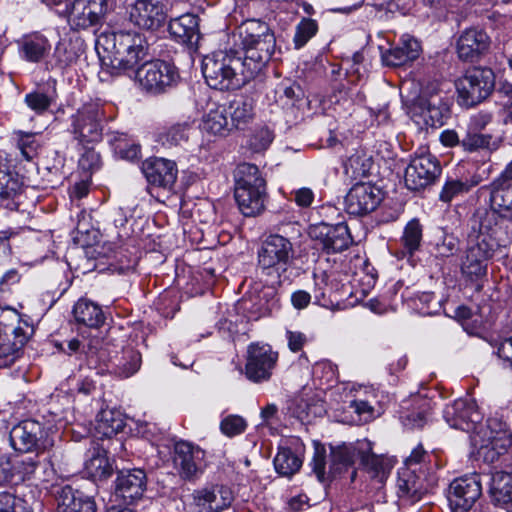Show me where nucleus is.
<instances>
[{"mask_svg": "<svg viewBox=\"0 0 512 512\" xmlns=\"http://www.w3.org/2000/svg\"><path fill=\"white\" fill-rule=\"evenodd\" d=\"M239 51L244 66L256 78L271 60L276 38L269 25L259 19L243 21L229 37L228 44Z\"/></svg>", "mask_w": 512, "mask_h": 512, "instance_id": "1", "label": "nucleus"}, {"mask_svg": "<svg viewBox=\"0 0 512 512\" xmlns=\"http://www.w3.org/2000/svg\"><path fill=\"white\" fill-rule=\"evenodd\" d=\"M511 242V236L504 230L484 231L483 224L468 235L465 256L461 262V273L469 281H478L487 275L488 263L495 252L506 247Z\"/></svg>", "mask_w": 512, "mask_h": 512, "instance_id": "2", "label": "nucleus"}, {"mask_svg": "<svg viewBox=\"0 0 512 512\" xmlns=\"http://www.w3.org/2000/svg\"><path fill=\"white\" fill-rule=\"evenodd\" d=\"M237 49L229 47L207 55L202 61V73L206 83L213 89H237L255 79L238 55Z\"/></svg>", "mask_w": 512, "mask_h": 512, "instance_id": "3", "label": "nucleus"}, {"mask_svg": "<svg viewBox=\"0 0 512 512\" xmlns=\"http://www.w3.org/2000/svg\"><path fill=\"white\" fill-rule=\"evenodd\" d=\"M234 197L243 215L255 216L264 209L265 180L256 165L243 163L237 167Z\"/></svg>", "mask_w": 512, "mask_h": 512, "instance_id": "4", "label": "nucleus"}, {"mask_svg": "<svg viewBox=\"0 0 512 512\" xmlns=\"http://www.w3.org/2000/svg\"><path fill=\"white\" fill-rule=\"evenodd\" d=\"M472 445L477 448L478 457L493 464L512 449V435L505 422L489 418L478 433L471 436Z\"/></svg>", "mask_w": 512, "mask_h": 512, "instance_id": "5", "label": "nucleus"}, {"mask_svg": "<svg viewBox=\"0 0 512 512\" xmlns=\"http://www.w3.org/2000/svg\"><path fill=\"white\" fill-rule=\"evenodd\" d=\"M146 37L136 31H120L113 36V56L110 58L112 74L132 71L148 55Z\"/></svg>", "mask_w": 512, "mask_h": 512, "instance_id": "6", "label": "nucleus"}, {"mask_svg": "<svg viewBox=\"0 0 512 512\" xmlns=\"http://www.w3.org/2000/svg\"><path fill=\"white\" fill-rule=\"evenodd\" d=\"M293 253L289 239L278 234L268 236L258 250V271L279 284Z\"/></svg>", "mask_w": 512, "mask_h": 512, "instance_id": "7", "label": "nucleus"}, {"mask_svg": "<svg viewBox=\"0 0 512 512\" xmlns=\"http://www.w3.org/2000/svg\"><path fill=\"white\" fill-rule=\"evenodd\" d=\"M140 88L151 95H159L175 88L180 80L178 68L170 62L151 60L143 63L136 71Z\"/></svg>", "mask_w": 512, "mask_h": 512, "instance_id": "8", "label": "nucleus"}, {"mask_svg": "<svg viewBox=\"0 0 512 512\" xmlns=\"http://www.w3.org/2000/svg\"><path fill=\"white\" fill-rule=\"evenodd\" d=\"M494 85L495 76L491 69H468L456 82L458 102L465 107L475 106L491 94Z\"/></svg>", "mask_w": 512, "mask_h": 512, "instance_id": "9", "label": "nucleus"}, {"mask_svg": "<svg viewBox=\"0 0 512 512\" xmlns=\"http://www.w3.org/2000/svg\"><path fill=\"white\" fill-rule=\"evenodd\" d=\"M326 451L322 446L315 448L311 461L314 474L320 482H326L332 477L346 471L359 459L358 449L355 444H343L331 449L329 471L326 472Z\"/></svg>", "mask_w": 512, "mask_h": 512, "instance_id": "10", "label": "nucleus"}, {"mask_svg": "<svg viewBox=\"0 0 512 512\" xmlns=\"http://www.w3.org/2000/svg\"><path fill=\"white\" fill-rule=\"evenodd\" d=\"M484 231L497 228L511 236L508 222H512V185L490 188V209L479 217Z\"/></svg>", "mask_w": 512, "mask_h": 512, "instance_id": "11", "label": "nucleus"}, {"mask_svg": "<svg viewBox=\"0 0 512 512\" xmlns=\"http://www.w3.org/2000/svg\"><path fill=\"white\" fill-rule=\"evenodd\" d=\"M104 112L97 103L84 104L72 116V133L81 144L101 141L103 135Z\"/></svg>", "mask_w": 512, "mask_h": 512, "instance_id": "12", "label": "nucleus"}, {"mask_svg": "<svg viewBox=\"0 0 512 512\" xmlns=\"http://www.w3.org/2000/svg\"><path fill=\"white\" fill-rule=\"evenodd\" d=\"M482 495V484L478 474L454 479L448 492L452 512H478V501Z\"/></svg>", "mask_w": 512, "mask_h": 512, "instance_id": "13", "label": "nucleus"}, {"mask_svg": "<svg viewBox=\"0 0 512 512\" xmlns=\"http://www.w3.org/2000/svg\"><path fill=\"white\" fill-rule=\"evenodd\" d=\"M443 416L450 427L465 431L470 437L478 433L481 426H485L476 402L469 398H460L446 405Z\"/></svg>", "mask_w": 512, "mask_h": 512, "instance_id": "14", "label": "nucleus"}, {"mask_svg": "<svg viewBox=\"0 0 512 512\" xmlns=\"http://www.w3.org/2000/svg\"><path fill=\"white\" fill-rule=\"evenodd\" d=\"M278 353L268 344H251L247 350L245 376L253 383L270 380L277 365Z\"/></svg>", "mask_w": 512, "mask_h": 512, "instance_id": "15", "label": "nucleus"}, {"mask_svg": "<svg viewBox=\"0 0 512 512\" xmlns=\"http://www.w3.org/2000/svg\"><path fill=\"white\" fill-rule=\"evenodd\" d=\"M412 118L421 127H440L448 114V105L437 93L423 92L413 103Z\"/></svg>", "mask_w": 512, "mask_h": 512, "instance_id": "16", "label": "nucleus"}, {"mask_svg": "<svg viewBox=\"0 0 512 512\" xmlns=\"http://www.w3.org/2000/svg\"><path fill=\"white\" fill-rule=\"evenodd\" d=\"M441 174L437 158L430 154L414 157L405 169L404 181L409 190L419 191L433 184Z\"/></svg>", "mask_w": 512, "mask_h": 512, "instance_id": "17", "label": "nucleus"}, {"mask_svg": "<svg viewBox=\"0 0 512 512\" xmlns=\"http://www.w3.org/2000/svg\"><path fill=\"white\" fill-rule=\"evenodd\" d=\"M104 0H71L57 13L67 17L75 29H86L98 24L104 15Z\"/></svg>", "mask_w": 512, "mask_h": 512, "instance_id": "18", "label": "nucleus"}, {"mask_svg": "<svg viewBox=\"0 0 512 512\" xmlns=\"http://www.w3.org/2000/svg\"><path fill=\"white\" fill-rule=\"evenodd\" d=\"M382 201L381 190L370 183H357L345 198L346 211L355 216L374 211Z\"/></svg>", "mask_w": 512, "mask_h": 512, "instance_id": "19", "label": "nucleus"}, {"mask_svg": "<svg viewBox=\"0 0 512 512\" xmlns=\"http://www.w3.org/2000/svg\"><path fill=\"white\" fill-rule=\"evenodd\" d=\"M309 235L319 241L322 249L327 253L341 252L349 247L352 238L346 224L329 225L320 223L310 227Z\"/></svg>", "mask_w": 512, "mask_h": 512, "instance_id": "20", "label": "nucleus"}, {"mask_svg": "<svg viewBox=\"0 0 512 512\" xmlns=\"http://www.w3.org/2000/svg\"><path fill=\"white\" fill-rule=\"evenodd\" d=\"M192 499L198 512H220L232 504L234 495L227 486L209 485L194 490Z\"/></svg>", "mask_w": 512, "mask_h": 512, "instance_id": "21", "label": "nucleus"}, {"mask_svg": "<svg viewBox=\"0 0 512 512\" xmlns=\"http://www.w3.org/2000/svg\"><path fill=\"white\" fill-rule=\"evenodd\" d=\"M130 21L141 29L157 30L166 21L164 6L159 1L136 0L130 10Z\"/></svg>", "mask_w": 512, "mask_h": 512, "instance_id": "22", "label": "nucleus"}, {"mask_svg": "<svg viewBox=\"0 0 512 512\" xmlns=\"http://www.w3.org/2000/svg\"><path fill=\"white\" fill-rule=\"evenodd\" d=\"M142 171L149 184L171 191L177 179L176 163L158 157H151L142 163Z\"/></svg>", "mask_w": 512, "mask_h": 512, "instance_id": "23", "label": "nucleus"}, {"mask_svg": "<svg viewBox=\"0 0 512 512\" xmlns=\"http://www.w3.org/2000/svg\"><path fill=\"white\" fill-rule=\"evenodd\" d=\"M204 451L191 443L180 441L174 447V465L179 475L186 480L195 478L201 472Z\"/></svg>", "mask_w": 512, "mask_h": 512, "instance_id": "24", "label": "nucleus"}, {"mask_svg": "<svg viewBox=\"0 0 512 512\" xmlns=\"http://www.w3.org/2000/svg\"><path fill=\"white\" fill-rule=\"evenodd\" d=\"M490 46L487 33L478 28L464 30L457 40L458 57L464 61H475L486 53Z\"/></svg>", "mask_w": 512, "mask_h": 512, "instance_id": "25", "label": "nucleus"}, {"mask_svg": "<svg viewBox=\"0 0 512 512\" xmlns=\"http://www.w3.org/2000/svg\"><path fill=\"white\" fill-rule=\"evenodd\" d=\"M146 474L141 469L121 471L116 478L115 493L126 504L141 499L146 491Z\"/></svg>", "mask_w": 512, "mask_h": 512, "instance_id": "26", "label": "nucleus"}, {"mask_svg": "<svg viewBox=\"0 0 512 512\" xmlns=\"http://www.w3.org/2000/svg\"><path fill=\"white\" fill-rule=\"evenodd\" d=\"M113 471L107 450L94 440L85 454L83 473L87 478L97 482L110 478Z\"/></svg>", "mask_w": 512, "mask_h": 512, "instance_id": "27", "label": "nucleus"}, {"mask_svg": "<svg viewBox=\"0 0 512 512\" xmlns=\"http://www.w3.org/2000/svg\"><path fill=\"white\" fill-rule=\"evenodd\" d=\"M356 448L358 449L359 460L364 470L371 478L376 479L379 483H383L392 469L391 460L382 455L374 454L372 452V443L367 439L358 440Z\"/></svg>", "mask_w": 512, "mask_h": 512, "instance_id": "28", "label": "nucleus"}, {"mask_svg": "<svg viewBox=\"0 0 512 512\" xmlns=\"http://www.w3.org/2000/svg\"><path fill=\"white\" fill-rule=\"evenodd\" d=\"M168 31L175 41L190 47H196L201 38L199 18L192 13L170 19Z\"/></svg>", "mask_w": 512, "mask_h": 512, "instance_id": "29", "label": "nucleus"}, {"mask_svg": "<svg viewBox=\"0 0 512 512\" xmlns=\"http://www.w3.org/2000/svg\"><path fill=\"white\" fill-rule=\"evenodd\" d=\"M58 512H97L94 499L70 485L57 492Z\"/></svg>", "mask_w": 512, "mask_h": 512, "instance_id": "30", "label": "nucleus"}, {"mask_svg": "<svg viewBox=\"0 0 512 512\" xmlns=\"http://www.w3.org/2000/svg\"><path fill=\"white\" fill-rule=\"evenodd\" d=\"M420 51L419 42L409 35H404L397 46L382 54V60L387 66H403L416 60Z\"/></svg>", "mask_w": 512, "mask_h": 512, "instance_id": "31", "label": "nucleus"}, {"mask_svg": "<svg viewBox=\"0 0 512 512\" xmlns=\"http://www.w3.org/2000/svg\"><path fill=\"white\" fill-rule=\"evenodd\" d=\"M123 427L124 420L121 414L106 409L98 413L91 434L95 440L110 439L121 431Z\"/></svg>", "mask_w": 512, "mask_h": 512, "instance_id": "32", "label": "nucleus"}, {"mask_svg": "<svg viewBox=\"0 0 512 512\" xmlns=\"http://www.w3.org/2000/svg\"><path fill=\"white\" fill-rule=\"evenodd\" d=\"M275 283L271 280L270 286L263 287L257 295L251 296L250 300H244L245 309L257 317L270 314L278 304L277 292L274 287Z\"/></svg>", "mask_w": 512, "mask_h": 512, "instance_id": "33", "label": "nucleus"}, {"mask_svg": "<svg viewBox=\"0 0 512 512\" xmlns=\"http://www.w3.org/2000/svg\"><path fill=\"white\" fill-rule=\"evenodd\" d=\"M200 129L203 134L209 136H226L229 131L226 109L223 106H217L207 111L203 115Z\"/></svg>", "mask_w": 512, "mask_h": 512, "instance_id": "34", "label": "nucleus"}, {"mask_svg": "<svg viewBox=\"0 0 512 512\" xmlns=\"http://www.w3.org/2000/svg\"><path fill=\"white\" fill-rule=\"evenodd\" d=\"M73 315L77 323L90 328H98L105 320L101 307L86 298H81L76 302Z\"/></svg>", "mask_w": 512, "mask_h": 512, "instance_id": "35", "label": "nucleus"}, {"mask_svg": "<svg viewBox=\"0 0 512 512\" xmlns=\"http://www.w3.org/2000/svg\"><path fill=\"white\" fill-rule=\"evenodd\" d=\"M13 342L0 336V367L12 364L19 356L21 350L28 341V336L21 326L13 330Z\"/></svg>", "mask_w": 512, "mask_h": 512, "instance_id": "36", "label": "nucleus"}, {"mask_svg": "<svg viewBox=\"0 0 512 512\" xmlns=\"http://www.w3.org/2000/svg\"><path fill=\"white\" fill-rule=\"evenodd\" d=\"M489 495L495 505H511L512 475L502 471L495 472L491 478Z\"/></svg>", "mask_w": 512, "mask_h": 512, "instance_id": "37", "label": "nucleus"}, {"mask_svg": "<svg viewBox=\"0 0 512 512\" xmlns=\"http://www.w3.org/2000/svg\"><path fill=\"white\" fill-rule=\"evenodd\" d=\"M229 114L234 127H245L254 118L253 99L247 96L234 99L229 105Z\"/></svg>", "mask_w": 512, "mask_h": 512, "instance_id": "38", "label": "nucleus"}, {"mask_svg": "<svg viewBox=\"0 0 512 512\" xmlns=\"http://www.w3.org/2000/svg\"><path fill=\"white\" fill-rule=\"evenodd\" d=\"M276 471L282 476L295 474L302 466V459L289 448H280L274 458Z\"/></svg>", "mask_w": 512, "mask_h": 512, "instance_id": "39", "label": "nucleus"}, {"mask_svg": "<svg viewBox=\"0 0 512 512\" xmlns=\"http://www.w3.org/2000/svg\"><path fill=\"white\" fill-rule=\"evenodd\" d=\"M141 362V354L132 348H127L117 359L116 373L123 378H128L139 370Z\"/></svg>", "mask_w": 512, "mask_h": 512, "instance_id": "40", "label": "nucleus"}, {"mask_svg": "<svg viewBox=\"0 0 512 512\" xmlns=\"http://www.w3.org/2000/svg\"><path fill=\"white\" fill-rule=\"evenodd\" d=\"M28 426L29 422L25 421L14 426L10 432V442L16 451L27 453L32 450V433Z\"/></svg>", "mask_w": 512, "mask_h": 512, "instance_id": "41", "label": "nucleus"}, {"mask_svg": "<svg viewBox=\"0 0 512 512\" xmlns=\"http://www.w3.org/2000/svg\"><path fill=\"white\" fill-rule=\"evenodd\" d=\"M397 487L401 497H408L413 501L420 499V486L415 475H413L409 470H404L400 474L397 481Z\"/></svg>", "mask_w": 512, "mask_h": 512, "instance_id": "42", "label": "nucleus"}, {"mask_svg": "<svg viewBox=\"0 0 512 512\" xmlns=\"http://www.w3.org/2000/svg\"><path fill=\"white\" fill-rule=\"evenodd\" d=\"M401 240L410 254L419 248L422 240V226L418 220L413 219L407 223Z\"/></svg>", "mask_w": 512, "mask_h": 512, "instance_id": "43", "label": "nucleus"}, {"mask_svg": "<svg viewBox=\"0 0 512 512\" xmlns=\"http://www.w3.org/2000/svg\"><path fill=\"white\" fill-rule=\"evenodd\" d=\"M55 81L49 80L43 86H38L34 91V111H45L55 99Z\"/></svg>", "mask_w": 512, "mask_h": 512, "instance_id": "44", "label": "nucleus"}, {"mask_svg": "<svg viewBox=\"0 0 512 512\" xmlns=\"http://www.w3.org/2000/svg\"><path fill=\"white\" fill-rule=\"evenodd\" d=\"M318 31L316 20L303 18L296 26L293 38L296 48L303 47Z\"/></svg>", "mask_w": 512, "mask_h": 512, "instance_id": "45", "label": "nucleus"}, {"mask_svg": "<svg viewBox=\"0 0 512 512\" xmlns=\"http://www.w3.org/2000/svg\"><path fill=\"white\" fill-rule=\"evenodd\" d=\"M492 136L477 131L467 130L466 136L462 139L461 145L464 150L474 152L480 149L491 147Z\"/></svg>", "mask_w": 512, "mask_h": 512, "instance_id": "46", "label": "nucleus"}, {"mask_svg": "<svg viewBox=\"0 0 512 512\" xmlns=\"http://www.w3.org/2000/svg\"><path fill=\"white\" fill-rule=\"evenodd\" d=\"M429 411V403L426 400H421V404L418 405V411L409 412L401 416L402 423L411 429L423 427L428 420Z\"/></svg>", "mask_w": 512, "mask_h": 512, "instance_id": "47", "label": "nucleus"}, {"mask_svg": "<svg viewBox=\"0 0 512 512\" xmlns=\"http://www.w3.org/2000/svg\"><path fill=\"white\" fill-rule=\"evenodd\" d=\"M247 428V421L239 415H228L220 422V430L227 437L242 434Z\"/></svg>", "mask_w": 512, "mask_h": 512, "instance_id": "48", "label": "nucleus"}, {"mask_svg": "<svg viewBox=\"0 0 512 512\" xmlns=\"http://www.w3.org/2000/svg\"><path fill=\"white\" fill-rule=\"evenodd\" d=\"M21 189L19 180L10 172L0 168V198L8 199L16 195Z\"/></svg>", "mask_w": 512, "mask_h": 512, "instance_id": "49", "label": "nucleus"}, {"mask_svg": "<svg viewBox=\"0 0 512 512\" xmlns=\"http://www.w3.org/2000/svg\"><path fill=\"white\" fill-rule=\"evenodd\" d=\"M274 138L273 132L267 127H261L254 131L249 144L255 152H260L269 147Z\"/></svg>", "mask_w": 512, "mask_h": 512, "instance_id": "50", "label": "nucleus"}, {"mask_svg": "<svg viewBox=\"0 0 512 512\" xmlns=\"http://www.w3.org/2000/svg\"><path fill=\"white\" fill-rule=\"evenodd\" d=\"M191 127L192 123L190 121L174 124L167 131L166 140L173 145L186 142L188 140Z\"/></svg>", "mask_w": 512, "mask_h": 512, "instance_id": "51", "label": "nucleus"}, {"mask_svg": "<svg viewBox=\"0 0 512 512\" xmlns=\"http://www.w3.org/2000/svg\"><path fill=\"white\" fill-rule=\"evenodd\" d=\"M469 190V186L460 180H449L445 183L440 193V200L443 202H450L452 199Z\"/></svg>", "mask_w": 512, "mask_h": 512, "instance_id": "52", "label": "nucleus"}, {"mask_svg": "<svg viewBox=\"0 0 512 512\" xmlns=\"http://www.w3.org/2000/svg\"><path fill=\"white\" fill-rule=\"evenodd\" d=\"M14 141L22 156L29 161L31 159L30 152L32 150V135L22 131L14 132Z\"/></svg>", "mask_w": 512, "mask_h": 512, "instance_id": "53", "label": "nucleus"}, {"mask_svg": "<svg viewBox=\"0 0 512 512\" xmlns=\"http://www.w3.org/2000/svg\"><path fill=\"white\" fill-rule=\"evenodd\" d=\"M116 152L127 160H134L139 157L140 146L136 143H125L122 140H117L115 144Z\"/></svg>", "mask_w": 512, "mask_h": 512, "instance_id": "54", "label": "nucleus"}, {"mask_svg": "<svg viewBox=\"0 0 512 512\" xmlns=\"http://www.w3.org/2000/svg\"><path fill=\"white\" fill-rule=\"evenodd\" d=\"M100 155L94 149H86L79 159V166L83 170H93L100 165Z\"/></svg>", "mask_w": 512, "mask_h": 512, "instance_id": "55", "label": "nucleus"}, {"mask_svg": "<svg viewBox=\"0 0 512 512\" xmlns=\"http://www.w3.org/2000/svg\"><path fill=\"white\" fill-rule=\"evenodd\" d=\"M14 476L11 460L6 455H0V487L7 486Z\"/></svg>", "mask_w": 512, "mask_h": 512, "instance_id": "56", "label": "nucleus"}, {"mask_svg": "<svg viewBox=\"0 0 512 512\" xmlns=\"http://www.w3.org/2000/svg\"><path fill=\"white\" fill-rule=\"evenodd\" d=\"M50 49L48 40L43 35L34 33V61L45 58L50 53Z\"/></svg>", "mask_w": 512, "mask_h": 512, "instance_id": "57", "label": "nucleus"}, {"mask_svg": "<svg viewBox=\"0 0 512 512\" xmlns=\"http://www.w3.org/2000/svg\"><path fill=\"white\" fill-rule=\"evenodd\" d=\"M497 354L502 360L503 367L512 369V337L507 338L500 343Z\"/></svg>", "mask_w": 512, "mask_h": 512, "instance_id": "58", "label": "nucleus"}, {"mask_svg": "<svg viewBox=\"0 0 512 512\" xmlns=\"http://www.w3.org/2000/svg\"><path fill=\"white\" fill-rule=\"evenodd\" d=\"M286 338L289 349L294 353L299 352L307 342L306 335L299 331H287Z\"/></svg>", "mask_w": 512, "mask_h": 512, "instance_id": "59", "label": "nucleus"}, {"mask_svg": "<svg viewBox=\"0 0 512 512\" xmlns=\"http://www.w3.org/2000/svg\"><path fill=\"white\" fill-rule=\"evenodd\" d=\"M491 122V115L486 112H479L470 118L468 130L480 132Z\"/></svg>", "mask_w": 512, "mask_h": 512, "instance_id": "60", "label": "nucleus"}, {"mask_svg": "<svg viewBox=\"0 0 512 512\" xmlns=\"http://www.w3.org/2000/svg\"><path fill=\"white\" fill-rule=\"evenodd\" d=\"M312 295L305 290H297L291 295L292 306L297 310H302L308 307L311 303Z\"/></svg>", "mask_w": 512, "mask_h": 512, "instance_id": "61", "label": "nucleus"}, {"mask_svg": "<svg viewBox=\"0 0 512 512\" xmlns=\"http://www.w3.org/2000/svg\"><path fill=\"white\" fill-rule=\"evenodd\" d=\"M361 156L359 154L352 155L349 157L346 168L352 169L353 174L356 176H364L368 172V164H365L364 162H361Z\"/></svg>", "mask_w": 512, "mask_h": 512, "instance_id": "62", "label": "nucleus"}, {"mask_svg": "<svg viewBox=\"0 0 512 512\" xmlns=\"http://www.w3.org/2000/svg\"><path fill=\"white\" fill-rule=\"evenodd\" d=\"M458 250V241L456 238L444 237L442 243L438 245V253L443 257H449Z\"/></svg>", "mask_w": 512, "mask_h": 512, "instance_id": "63", "label": "nucleus"}, {"mask_svg": "<svg viewBox=\"0 0 512 512\" xmlns=\"http://www.w3.org/2000/svg\"><path fill=\"white\" fill-rule=\"evenodd\" d=\"M294 200L298 206L309 207L314 200V193L310 188H300L295 191Z\"/></svg>", "mask_w": 512, "mask_h": 512, "instance_id": "64", "label": "nucleus"}]
</instances>
